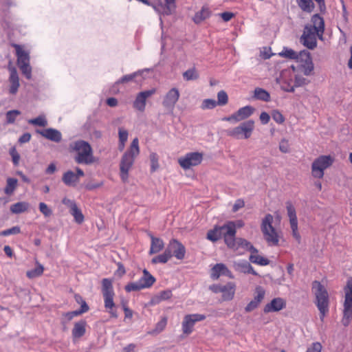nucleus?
<instances>
[{
  "label": "nucleus",
  "instance_id": "obj_1",
  "mask_svg": "<svg viewBox=\"0 0 352 352\" xmlns=\"http://www.w3.org/2000/svg\"><path fill=\"white\" fill-rule=\"evenodd\" d=\"M243 226L244 222L242 220L230 221L221 226V234H223L225 243L237 254H243L245 251L251 252L254 248L247 240L235 237L236 228Z\"/></svg>",
  "mask_w": 352,
  "mask_h": 352
},
{
  "label": "nucleus",
  "instance_id": "obj_2",
  "mask_svg": "<svg viewBox=\"0 0 352 352\" xmlns=\"http://www.w3.org/2000/svg\"><path fill=\"white\" fill-rule=\"evenodd\" d=\"M311 21L312 25H305L300 40L301 43L308 49L314 50L317 46V37L322 40L324 21L318 14L312 16Z\"/></svg>",
  "mask_w": 352,
  "mask_h": 352
},
{
  "label": "nucleus",
  "instance_id": "obj_3",
  "mask_svg": "<svg viewBox=\"0 0 352 352\" xmlns=\"http://www.w3.org/2000/svg\"><path fill=\"white\" fill-rule=\"evenodd\" d=\"M140 153L139 141L136 138L133 140L130 148L122 155L120 163V175L122 182H126L129 177V171L132 167L135 157Z\"/></svg>",
  "mask_w": 352,
  "mask_h": 352
},
{
  "label": "nucleus",
  "instance_id": "obj_4",
  "mask_svg": "<svg viewBox=\"0 0 352 352\" xmlns=\"http://www.w3.org/2000/svg\"><path fill=\"white\" fill-rule=\"evenodd\" d=\"M274 217L267 214L261 221V230L263 238L269 246H278L281 232L273 226Z\"/></svg>",
  "mask_w": 352,
  "mask_h": 352
},
{
  "label": "nucleus",
  "instance_id": "obj_5",
  "mask_svg": "<svg viewBox=\"0 0 352 352\" xmlns=\"http://www.w3.org/2000/svg\"><path fill=\"white\" fill-rule=\"evenodd\" d=\"M312 290L316 296V305L320 312V318L322 321L329 311V294L325 287L317 280L312 283Z\"/></svg>",
  "mask_w": 352,
  "mask_h": 352
},
{
  "label": "nucleus",
  "instance_id": "obj_6",
  "mask_svg": "<svg viewBox=\"0 0 352 352\" xmlns=\"http://www.w3.org/2000/svg\"><path fill=\"white\" fill-rule=\"evenodd\" d=\"M279 55L282 57L294 59L298 62H304L303 72L305 75H309L311 72L314 69V64L310 56V53L307 50H302L299 54L296 52L294 50L288 48L283 47Z\"/></svg>",
  "mask_w": 352,
  "mask_h": 352
},
{
  "label": "nucleus",
  "instance_id": "obj_7",
  "mask_svg": "<svg viewBox=\"0 0 352 352\" xmlns=\"http://www.w3.org/2000/svg\"><path fill=\"white\" fill-rule=\"evenodd\" d=\"M74 150L76 152L75 162L79 164H91L95 162L91 145L86 141L75 142Z\"/></svg>",
  "mask_w": 352,
  "mask_h": 352
},
{
  "label": "nucleus",
  "instance_id": "obj_8",
  "mask_svg": "<svg viewBox=\"0 0 352 352\" xmlns=\"http://www.w3.org/2000/svg\"><path fill=\"white\" fill-rule=\"evenodd\" d=\"M102 294L104 298V307L109 309L108 312L111 317L117 318L118 317L115 309L113 297L115 293L112 285V280L109 278H103L102 280Z\"/></svg>",
  "mask_w": 352,
  "mask_h": 352
},
{
  "label": "nucleus",
  "instance_id": "obj_9",
  "mask_svg": "<svg viewBox=\"0 0 352 352\" xmlns=\"http://www.w3.org/2000/svg\"><path fill=\"white\" fill-rule=\"evenodd\" d=\"M12 46L15 49L17 65L23 74L30 79L32 76V67L30 64V57L29 52L24 50L22 45L12 43Z\"/></svg>",
  "mask_w": 352,
  "mask_h": 352
},
{
  "label": "nucleus",
  "instance_id": "obj_10",
  "mask_svg": "<svg viewBox=\"0 0 352 352\" xmlns=\"http://www.w3.org/2000/svg\"><path fill=\"white\" fill-rule=\"evenodd\" d=\"M344 290L345 296L342 323L344 327H347L352 319V278L347 280Z\"/></svg>",
  "mask_w": 352,
  "mask_h": 352
},
{
  "label": "nucleus",
  "instance_id": "obj_11",
  "mask_svg": "<svg viewBox=\"0 0 352 352\" xmlns=\"http://www.w3.org/2000/svg\"><path fill=\"white\" fill-rule=\"evenodd\" d=\"M334 159L331 155H320L314 160L311 164V173L314 177L322 178L325 169L332 165Z\"/></svg>",
  "mask_w": 352,
  "mask_h": 352
},
{
  "label": "nucleus",
  "instance_id": "obj_12",
  "mask_svg": "<svg viewBox=\"0 0 352 352\" xmlns=\"http://www.w3.org/2000/svg\"><path fill=\"white\" fill-rule=\"evenodd\" d=\"M254 129V122L252 120L243 122L239 126L230 131V135L236 139H248Z\"/></svg>",
  "mask_w": 352,
  "mask_h": 352
},
{
  "label": "nucleus",
  "instance_id": "obj_13",
  "mask_svg": "<svg viewBox=\"0 0 352 352\" xmlns=\"http://www.w3.org/2000/svg\"><path fill=\"white\" fill-rule=\"evenodd\" d=\"M203 160V154L199 152H190L186 153L184 156L178 159V163L180 166L187 170L192 166H195L201 164Z\"/></svg>",
  "mask_w": 352,
  "mask_h": 352
},
{
  "label": "nucleus",
  "instance_id": "obj_14",
  "mask_svg": "<svg viewBox=\"0 0 352 352\" xmlns=\"http://www.w3.org/2000/svg\"><path fill=\"white\" fill-rule=\"evenodd\" d=\"M206 316L203 314H195L186 315L182 322V331L184 333L188 335L192 333L195 323L204 320Z\"/></svg>",
  "mask_w": 352,
  "mask_h": 352
},
{
  "label": "nucleus",
  "instance_id": "obj_15",
  "mask_svg": "<svg viewBox=\"0 0 352 352\" xmlns=\"http://www.w3.org/2000/svg\"><path fill=\"white\" fill-rule=\"evenodd\" d=\"M254 111V108L251 106H245L240 108L236 113L228 117L222 118L223 120L231 122H237L249 118Z\"/></svg>",
  "mask_w": 352,
  "mask_h": 352
},
{
  "label": "nucleus",
  "instance_id": "obj_16",
  "mask_svg": "<svg viewBox=\"0 0 352 352\" xmlns=\"http://www.w3.org/2000/svg\"><path fill=\"white\" fill-rule=\"evenodd\" d=\"M155 92V89H147L138 94L133 103V108L140 112H144L146 108L147 98L154 94Z\"/></svg>",
  "mask_w": 352,
  "mask_h": 352
},
{
  "label": "nucleus",
  "instance_id": "obj_17",
  "mask_svg": "<svg viewBox=\"0 0 352 352\" xmlns=\"http://www.w3.org/2000/svg\"><path fill=\"white\" fill-rule=\"evenodd\" d=\"M166 248L170 252L172 256H174L179 260H182L185 256L186 248L184 245L177 239H171Z\"/></svg>",
  "mask_w": 352,
  "mask_h": 352
},
{
  "label": "nucleus",
  "instance_id": "obj_18",
  "mask_svg": "<svg viewBox=\"0 0 352 352\" xmlns=\"http://www.w3.org/2000/svg\"><path fill=\"white\" fill-rule=\"evenodd\" d=\"M36 132L47 140L56 143H58L62 140V133L56 129L47 128L43 130L37 129Z\"/></svg>",
  "mask_w": 352,
  "mask_h": 352
},
{
  "label": "nucleus",
  "instance_id": "obj_19",
  "mask_svg": "<svg viewBox=\"0 0 352 352\" xmlns=\"http://www.w3.org/2000/svg\"><path fill=\"white\" fill-rule=\"evenodd\" d=\"M286 307V301L282 298H273L270 302L266 304L263 308L265 313L276 312L282 310Z\"/></svg>",
  "mask_w": 352,
  "mask_h": 352
},
{
  "label": "nucleus",
  "instance_id": "obj_20",
  "mask_svg": "<svg viewBox=\"0 0 352 352\" xmlns=\"http://www.w3.org/2000/svg\"><path fill=\"white\" fill-rule=\"evenodd\" d=\"M179 94L178 89H170V91L165 96L163 101V104L166 109L170 112H172L175 103L178 100Z\"/></svg>",
  "mask_w": 352,
  "mask_h": 352
},
{
  "label": "nucleus",
  "instance_id": "obj_21",
  "mask_svg": "<svg viewBox=\"0 0 352 352\" xmlns=\"http://www.w3.org/2000/svg\"><path fill=\"white\" fill-rule=\"evenodd\" d=\"M265 296V291L261 287L256 289V295L253 300H252L245 307V310L246 312H250L255 309Z\"/></svg>",
  "mask_w": 352,
  "mask_h": 352
},
{
  "label": "nucleus",
  "instance_id": "obj_22",
  "mask_svg": "<svg viewBox=\"0 0 352 352\" xmlns=\"http://www.w3.org/2000/svg\"><path fill=\"white\" fill-rule=\"evenodd\" d=\"M236 285L233 282H229L221 287V300H230L235 294Z\"/></svg>",
  "mask_w": 352,
  "mask_h": 352
},
{
  "label": "nucleus",
  "instance_id": "obj_23",
  "mask_svg": "<svg viewBox=\"0 0 352 352\" xmlns=\"http://www.w3.org/2000/svg\"><path fill=\"white\" fill-rule=\"evenodd\" d=\"M151 238V248L149 254H156L160 252L164 248V243L162 239L154 236L152 234H148Z\"/></svg>",
  "mask_w": 352,
  "mask_h": 352
},
{
  "label": "nucleus",
  "instance_id": "obj_24",
  "mask_svg": "<svg viewBox=\"0 0 352 352\" xmlns=\"http://www.w3.org/2000/svg\"><path fill=\"white\" fill-rule=\"evenodd\" d=\"M87 322L85 320H80L75 322L72 334L74 338H80L82 337L86 332Z\"/></svg>",
  "mask_w": 352,
  "mask_h": 352
},
{
  "label": "nucleus",
  "instance_id": "obj_25",
  "mask_svg": "<svg viewBox=\"0 0 352 352\" xmlns=\"http://www.w3.org/2000/svg\"><path fill=\"white\" fill-rule=\"evenodd\" d=\"M155 278L146 269L143 270V276L138 280L143 289L151 287L155 282Z\"/></svg>",
  "mask_w": 352,
  "mask_h": 352
},
{
  "label": "nucleus",
  "instance_id": "obj_26",
  "mask_svg": "<svg viewBox=\"0 0 352 352\" xmlns=\"http://www.w3.org/2000/svg\"><path fill=\"white\" fill-rule=\"evenodd\" d=\"M249 257L250 262L259 265L261 266H265L270 263V261L258 254V251L256 248H254L251 252Z\"/></svg>",
  "mask_w": 352,
  "mask_h": 352
},
{
  "label": "nucleus",
  "instance_id": "obj_27",
  "mask_svg": "<svg viewBox=\"0 0 352 352\" xmlns=\"http://www.w3.org/2000/svg\"><path fill=\"white\" fill-rule=\"evenodd\" d=\"M63 182L68 186H74L78 182V175L73 171L68 170L63 174Z\"/></svg>",
  "mask_w": 352,
  "mask_h": 352
},
{
  "label": "nucleus",
  "instance_id": "obj_28",
  "mask_svg": "<svg viewBox=\"0 0 352 352\" xmlns=\"http://www.w3.org/2000/svg\"><path fill=\"white\" fill-rule=\"evenodd\" d=\"M236 268L237 270L245 274H252L256 275V272L254 270L252 266L245 261H240L236 263Z\"/></svg>",
  "mask_w": 352,
  "mask_h": 352
},
{
  "label": "nucleus",
  "instance_id": "obj_29",
  "mask_svg": "<svg viewBox=\"0 0 352 352\" xmlns=\"http://www.w3.org/2000/svg\"><path fill=\"white\" fill-rule=\"evenodd\" d=\"M17 179L13 177H8L6 179V186L4 188L5 194L7 195H12L17 187Z\"/></svg>",
  "mask_w": 352,
  "mask_h": 352
},
{
  "label": "nucleus",
  "instance_id": "obj_30",
  "mask_svg": "<svg viewBox=\"0 0 352 352\" xmlns=\"http://www.w3.org/2000/svg\"><path fill=\"white\" fill-rule=\"evenodd\" d=\"M210 15V11L209 10V8L206 6H204L199 12H197L195 14L193 17V21L196 23H199L206 19L208 18Z\"/></svg>",
  "mask_w": 352,
  "mask_h": 352
},
{
  "label": "nucleus",
  "instance_id": "obj_31",
  "mask_svg": "<svg viewBox=\"0 0 352 352\" xmlns=\"http://www.w3.org/2000/svg\"><path fill=\"white\" fill-rule=\"evenodd\" d=\"M171 257L172 254H170V252L166 248L165 251L162 254L153 257L151 260V263L153 264L166 263Z\"/></svg>",
  "mask_w": 352,
  "mask_h": 352
},
{
  "label": "nucleus",
  "instance_id": "obj_32",
  "mask_svg": "<svg viewBox=\"0 0 352 352\" xmlns=\"http://www.w3.org/2000/svg\"><path fill=\"white\" fill-rule=\"evenodd\" d=\"M296 3L302 11L308 13H311L315 8L311 0H296Z\"/></svg>",
  "mask_w": 352,
  "mask_h": 352
},
{
  "label": "nucleus",
  "instance_id": "obj_33",
  "mask_svg": "<svg viewBox=\"0 0 352 352\" xmlns=\"http://www.w3.org/2000/svg\"><path fill=\"white\" fill-rule=\"evenodd\" d=\"M217 102L213 99H205L201 105L202 109H214L217 104H220V91L217 94Z\"/></svg>",
  "mask_w": 352,
  "mask_h": 352
},
{
  "label": "nucleus",
  "instance_id": "obj_34",
  "mask_svg": "<svg viewBox=\"0 0 352 352\" xmlns=\"http://www.w3.org/2000/svg\"><path fill=\"white\" fill-rule=\"evenodd\" d=\"M286 208L287 211V215L289 219L290 225L298 223V219L296 217L295 208L290 201H287L286 203Z\"/></svg>",
  "mask_w": 352,
  "mask_h": 352
},
{
  "label": "nucleus",
  "instance_id": "obj_35",
  "mask_svg": "<svg viewBox=\"0 0 352 352\" xmlns=\"http://www.w3.org/2000/svg\"><path fill=\"white\" fill-rule=\"evenodd\" d=\"M29 204L27 202L20 201L10 206V211L14 214H20L28 209Z\"/></svg>",
  "mask_w": 352,
  "mask_h": 352
},
{
  "label": "nucleus",
  "instance_id": "obj_36",
  "mask_svg": "<svg viewBox=\"0 0 352 352\" xmlns=\"http://www.w3.org/2000/svg\"><path fill=\"white\" fill-rule=\"evenodd\" d=\"M143 72L144 71H139V72L131 74L125 75L122 78H121L117 82V83L118 84H119V83L125 84V83H127L129 82L136 81L138 78H141L142 77V74Z\"/></svg>",
  "mask_w": 352,
  "mask_h": 352
},
{
  "label": "nucleus",
  "instance_id": "obj_37",
  "mask_svg": "<svg viewBox=\"0 0 352 352\" xmlns=\"http://www.w3.org/2000/svg\"><path fill=\"white\" fill-rule=\"evenodd\" d=\"M44 267L39 263L36 262V266L35 268L29 270L26 272V276L29 278H34L41 276L43 273Z\"/></svg>",
  "mask_w": 352,
  "mask_h": 352
},
{
  "label": "nucleus",
  "instance_id": "obj_38",
  "mask_svg": "<svg viewBox=\"0 0 352 352\" xmlns=\"http://www.w3.org/2000/svg\"><path fill=\"white\" fill-rule=\"evenodd\" d=\"M69 212L74 217V221L78 224H81L84 221V215L77 206L72 208V210H69Z\"/></svg>",
  "mask_w": 352,
  "mask_h": 352
},
{
  "label": "nucleus",
  "instance_id": "obj_39",
  "mask_svg": "<svg viewBox=\"0 0 352 352\" xmlns=\"http://www.w3.org/2000/svg\"><path fill=\"white\" fill-rule=\"evenodd\" d=\"M207 239L212 242L220 239V226L216 225L214 228L210 230L207 233Z\"/></svg>",
  "mask_w": 352,
  "mask_h": 352
},
{
  "label": "nucleus",
  "instance_id": "obj_40",
  "mask_svg": "<svg viewBox=\"0 0 352 352\" xmlns=\"http://www.w3.org/2000/svg\"><path fill=\"white\" fill-rule=\"evenodd\" d=\"M254 97L265 102H268L270 100V95L265 89H254Z\"/></svg>",
  "mask_w": 352,
  "mask_h": 352
},
{
  "label": "nucleus",
  "instance_id": "obj_41",
  "mask_svg": "<svg viewBox=\"0 0 352 352\" xmlns=\"http://www.w3.org/2000/svg\"><path fill=\"white\" fill-rule=\"evenodd\" d=\"M28 123L34 126L45 127L47 125V120L44 115H41L35 118L28 120Z\"/></svg>",
  "mask_w": 352,
  "mask_h": 352
},
{
  "label": "nucleus",
  "instance_id": "obj_42",
  "mask_svg": "<svg viewBox=\"0 0 352 352\" xmlns=\"http://www.w3.org/2000/svg\"><path fill=\"white\" fill-rule=\"evenodd\" d=\"M198 77V72L195 67L190 68L183 73V78L186 80H196Z\"/></svg>",
  "mask_w": 352,
  "mask_h": 352
},
{
  "label": "nucleus",
  "instance_id": "obj_43",
  "mask_svg": "<svg viewBox=\"0 0 352 352\" xmlns=\"http://www.w3.org/2000/svg\"><path fill=\"white\" fill-rule=\"evenodd\" d=\"M10 81L12 83L11 88H18L20 85L18 74L14 68L10 70Z\"/></svg>",
  "mask_w": 352,
  "mask_h": 352
},
{
  "label": "nucleus",
  "instance_id": "obj_44",
  "mask_svg": "<svg viewBox=\"0 0 352 352\" xmlns=\"http://www.w3.org/2000/svg\"><path fill=\"white\" fill-rule=\"evenodd\" d=\"M21 111L19 110H11L8 111L6 114V122L8 124H13L18 116L21 115Z\"/></svg>",
  "mask_w": 352,
  "mask_h": 352
},
{
  "label": "nucleus",
  "instance_id": "obj_45",
  "mask_svg": "<svg viewBox=\"0 0 352 352\" xmlns=\"http://www.w3.org/2000/svg\"><path fill=\"white\" fill-rule=\"evenodd\" d=\"M124 289L126 292H131L140 291L143 289V288L138 280L136 282L129 283L126 285H125Z\"/></svg>",
  "mask_w": 352,
  "mask_h": 352
},
{
  "label": "nucleus",
  "instance_id": "obj_46",
  "mask_svg": "<svg viewBox=\"0 0 352 352\" xmlns=\"http://www.w3.org/2000/svg\"><path fill=\"white\" fill-rule=\"evenodd\" d=\"M149 157L151 161V171L153 173L159 168V157L157 153H151Z\"/></svg>",
  "mask_w": 352,
  "mask_h": 352
},
{
  "label": "nucleus",
  "instance_id": "obj_47",
  "mask_svg": "<svg viewBox=\"0 0 352 352\" xmlns=\"http://www.w3.org/2000/svg\"><path fill=\"white\" fill-rule=\"evenodd\" d=\"M86 307L85 305L82 306V309H80L78 310H75L72 311L67 312L64 314V316L67 318V319L69 321L72 320L74 317L80 316L84 313H86Z\"/></svg>",
  "mask_w": 352,
  "mask_h": 352
},
{
  "label": "nucleus",
  "instance_id": "obj_48",
  "mask_svg": "<svg viewBox=\"0 0 352 352\" xmlns=\"http://www.w3.org/2000/svg\"><path fill=\"white\" fill-rule=\"evenodd\" d=\"M21 232L20 227L13 226L11 228L0 232V236H6L12 234H17Z\"/></svg>",
  "mask_w": 352,
  "mask_h": 352
},
{
  "label": "nucleus",
  "instance_id": "obj_49",
  "mask_svg": "<svg viewBox=\"0 0 352 352\" xmlns=\"http://www.w3.org/2000/svg\"><path fill=\"white\" fill-rule=\"evenodd\" d=\"M40 212L45 217H49L52 215V210L48 207V206L43 203L41 202L38 205Z\"/></svg>",
  "mask_w": 352,
  "mask_h": 352
},
{
  "label": "nucleus",
  "instance_id": "obj_50",
  "mask_svg": "<svg viewBox=\"0 0 352 352\" xmlns=\"http://www.w3.org/2000/svg\"><path fill=\"white\" fill-rule=\"evenodd\" d=\"M10 155L12 157V162L14 166H17L20 160V155L17 152L15 147H12L9 151Z\"/></svg>",
  "mask_w": 352,
  "mask_h": 352
},
{
  "label": "nucleus",
  "instance_id": "obj_51",
  "mask_svg": "<svg viewBox=\"0 0 352 352\" xmlns=\"http://www.w3.org/2000/svg\"><path fill=\"white\" fill-rule=\"evenodd\" d=\"M118 135H119V142L121 144H122V147H124V144L127 141V139H128V135H129L128 131L122 128H119Z\"/></svg>",
  "mask_w": 352,
  "mask_h": 352
},
{
  "label": "nucleus",
  "instance_id": "obj_52",
  "mask_svg": "<svg viewBox=\"0 0 352 352\" xmlns=\"http://www.w3.org/2000/svg\"><path fill=\"white\" fill-rule=\"evenodd\" d=\"M279 150L283 153H287L289 152L290 145L289 144L288 140L285 139H283L280 140L279 143Z\"/></svg>",
  "mask_w": 352,
  "mask_h": 352
},
{
  "label": "nucleus",
  "instance_id": "obj_53",
  "mask_svg": "<svg viewBox=\"0 0 352 352\" xmlns=\"http://www.w3.org/2000/svg\"><path fill=\"white\" fill-rule=\"evenodd\" d=\"M210 277L212 280H217L220 277V263H217L212 267L210 273Z\"/></svg>",
  "mask_w": 352,
  "mask_h": 352
},
{
  "label": "nucleus",
  "instance_id": "obj_54",
  "mask_svg": "<svg viewBox=\"0 0 352 352\" xmlns=\"http://www.w3.org/2000/svg\"><path fill=\"white\" fill-rule=\"evenodd\" d=\"M167 324L166 318H162L155 325V331L160 333L162 331Z\"/></svg>",
  "mask_w": 352,
  "mask_h": 352
},
{
  "label": "nucleus",
  "instance_id": "obj_55",
  "mask_svg": "<svg viewBox=\"0 0 352 352\" xmlns=\"http://www.w3.org/2000/svg\"><path fill=\"white\" fill-rule=\"evenodd\" d=\"M291 229L292 231V236L296 240V241L300 243L301 237L298 231V223L296 224H292L290 225Z\"/></svg>",
  "mask_w": 352,
  "mask_h": 352
},
{
  "label": "nucleus",
  "instance_id": "obj_56",
  "mask_svg": "<svg viewBox=\"0 0 352 352\" xmlns=\"http://www.w3.org/2000/svg\"><path fill=\"white\" fill-rule=\"evenodd\" d=\"M272 116L273 120L278 124H281L285 121V118H284L283 116L278 111H274L272 112Z\"/></svg>",
  "mask_w": 352,
  "mask_h": 352
},
{
  "label": "nucleus",
  "instance_id": "obj_57",
  "mask_svg": "<svg viewBox=\"0 0 352 352\" xmlns=\"http://www.w3.org/2000/svg\"><path fill=\"white\" fill-rule=\"evenodd\" d=\"M74 299L77 303L80 305V309H82V306L85 305L86 312H87L89 310L88 305L80 294H75Z\"/></svg>",
  "mask_w": 352,
  "mask_h": 352
},
{
  "label": "nucleus",
  "instance_id": "obj_58",
  "mask_svg": "<svg viewBox=\"0 0 352 352\" xmlns=\"http://www.w3.org/2000/svg\"><path fill=\"white\" fill-rule=\"evenodd\" d=\"M245 206V202L242 199H238L236 200L235 203L234 204L232 211L233 212H237L239 209L243 208Z\"/></svg>",
  "mask_w": 352,
  "mask_h": 352
},
{
  "label": "nucleus",
  "instance_id": "obj_59",
  "mask_svg": "<svg viewBox=\"0 0 352 352\" xmlns=\"http://www.w3.org/2000/svg\"><path fill=\"white\" fill-rule=\"evenodd\" d=\"M172 296V292L170 290H164L160 293L158 298L160 300H166L170 298Z\"/></svg>",
  "mask_w": 352,
  "mask_h": 352
},
{
  "label": "nucleus",
  "instance_id": "obj_60",
  "mask_svg": "<svg viewBox=\"0 0 352 352\" xmlns=\"http://www.w3.org/2000/svg\"><path fill=\"white\" fill-rule=\"evenodd\" d=\"M322 345L320 342H314L311 347L308 348L307 352H321Z\"/></svg>",
  "mask_w": 352,
  "mask_h": 352
},
{
  "label": "nucleus",
  "instance_id": "obj_61",
  "mask_svg": "<svg viewBox=\"0 0 352 352\" xmlns=\"http://www.w3.org/2000/svg\"><path fill=\"white\" fill-rule=\"evenodd\" d=\"M62 203L67 206L69 210H72V208H74L77 206L76 203L74 200L69 199L67 197L63 199Z\"/></svg>",
  "mask_w": 352,
  "mask_h": 352
},
{
  "label": "nucleus",
  "instance_id": "obj_62",
  "mask_svg": "<svg viewBox=\"0 0 352 352\" xmlns=\"http://www.w3.org/2000/svg\"><path fill=\"white\" fill-rule=\"evenodd\" d=\"M31 137L32 135L30 133H25L20 136L18 141L20 144L27 143L30 142Z\"/></svg>",
  "mask_w": 352,
  "mask_h": 352
},
{
  "label": "nucleus",
  "instance_id": "obj_63",
  "mask_svg": "<svg viewBox=\"0 0 352 352\" xmlns=\"http://www.w3.org/2000/svg\"><path fill=\"white\" fill-rule=\"evenodd\" d=\"M259 119L263 124H266L269 122L270 120V116L267 113L262 112L260 114Z\"/></svg>",
  "mask_w": 352,
  "mask_h": 352
},
{
  "label": "nucleus",
  "instance_id": "obj_64",
  "mask_svg": "<svg viewBox=\"0 0 352 352\" xmlns=\"http://www.w3.org/2000/svg\"><path fill=\"white\" fill-rule=\"evenodd\" d=\"M234 14L231 12H224L221 13V19L224 21H229L233 16H234Z\"/></svg>",
  "mask_w": 352,
  "mask_h": 352
}]
</instances>
